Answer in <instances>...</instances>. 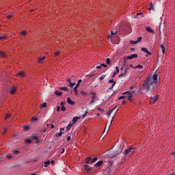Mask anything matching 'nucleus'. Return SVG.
Returning <instances> with one entry per match:
<instances>
[{
  "instance_id": "nucleus-1",
  "label": "nucleus",
  "mask_w": 175,
  "mask_h": 175,
  "mask_svg": "<svg viewBox=\"0 0 175 175\" xmlns=\"http://www.w3.org/2000/svg\"><path fill=\"white\" fill-rule=\"evenodd\" d=\"M156 85H157L153 83L152 80L150 79V78H147L142 84L144 90H146L147 92H152L155 89Z\"/></svg>"
},
{
  "instance_id": "nucleus-2",
  "label": "nucleus",
  "mask_w": 175,
  "mask_h": 175,
  "mask_svg": "<svg viewBox=\"0 0 175 175\" xmlns=\"http://www.w3.org/2000/svg\"><path fill=\"white\" fill-rule=\"evenodd\" d=\"M133 94H135V92H131L127 91L122 93L123 95H125L126 98H127V100H129V102H132V98L133 97Z\"/></svg>"
},
{
  "instance_id": "nucleus-3",
  "label": "nucleus",
  "mask_w": 175,
  "mask_h": 175,
  "mask_svg": "<svg viewBox=\"0 0 175 175\" xmlns=\"http://www.w3.org/2000/svg\"><path fill=\"white\" fill-rule=\"evenodd\" d=\"M90 95L92 96V100L90 102V105H92V103H95L98 100V96H96V93L95 92H90Z\"/></svg>"
},
{
  "instance_id": "nucleus-4",
  "label": "nucleus",
  "mask_w": 175,
  "mask_h": 175,
  "mask_svg": "<svg viewBox=\"0 0 175 175\" xmlns=\"http://www.w3.org/2000/svg\"><path fill=\"white\" fill-rule=\"evenodd\" d=\"M122 150L119 149L118 150H115L113 153H111L110 154H109V158L113 159V158H116V157L118 156L120 152H122Z\"/></svg>"
},
{
  "instance_id": "nucleus-5",
  "label": "nucleus",
  "mask_w": 175,
  "mask_h": 175,
  "mask_svg": "<svg viewBox=\"0 0 175 175\" xmlns=\"http://www.w3.org/2000/svg\"><path fill=\"white\" fill-rule=\"evenodd\" d=\"M148 79H150L153 83H154L156 85L158 84V74H154L152 75V77L150 76L148 77Z\"/></svg>"
},
{
  "instance_id": "nucleus-6",
  "label": "nucleus",
  "mask_w": 175,
  "mask_h": 175,
  "mask_svg": "<svg viewBox=\"0 0 175 175\" xmlns=\"http://www.w3.org/2000/svg\"><path fill=\"white\" fill-rule=\"evenodd\" d=\"M129 152H131L132 154H133V152H135V148L133 147L128 148L127 149L125 150L124 154V155H126L129 154Z\"/></svg>"
},
{
  "instance_id": "nucleus-7",
  "label": "nucleus",
  "mask_w": 175,
  "mask_h": 175,
  "mask_svg": "<svg viewBox=\"0 0 175 175\" xmlns=\"http://www.w3.org/2000/svg\"><path fill=\"white\" fill-rule=\"evenodd\" d=\"M158 99H159V95H157L154 97H150V105H154V103H155V102H157Z\"/></svg>"
},
{
  "instance_id": "nucleus-8",
  "label": "nucleus",
  "mask_w": 175,
  "mask_h": 175,
  "mask_svg": "<svg viewBox=\"0 0 175 175\" xmlns=\"http://www.w3.org/2000/svg\"><path fill=\"white\" fill-rule=\"evenodd\" d=\"M30 139H31V142L33 140H36V144L39 143V137H38V134H34L30 137Z\"/></svg>"
},
{
  "instance_id": "nucleus-9",
  "label": "nucleus",
  "mask_w": 175,
  "mask_h": 175,
  "mask_svg": "<svg viewBox=\"0 0 175 175\" xmlns=\"http://www.w3.org/2000/svg\"><path fill=\"white\" fill-rule=\"evenodd\" d=\"M108 83H109L110 84H112L111 86L109 88V90H113V88H114V85H116V81H114V79H109L108 81Z\"/></svg>"
},
{
  "instance_id": "nucleus-10",
  "label": "nucleus",
  "mask_w": 175,
  "mask_h": 175,
  "mask_svg": "<svg viewBox=\"0 0 175 175\" xmlns=\"http://www.w3.org/2000/svg\"><path fill=\"white\" fill-rule=\"evenodd\" d=\"M16 91H17V88L13 85L10 89V94H11V95H14V94H16Z\"/></svg>"
},
{
  "instance_id": "nucleus-11",
  "label": "nucleus",
  "mask_w": 175,
  "mask_h": 175,
  "mask_svg": "<svg viewBox=\"0 0 175 175\" xmlns=\"http://www.w3.org/2000/svg\"><path fill=\"white\" fill-rule=\"evenodd\" d=\"M128 75V68L124 69V72L119 75V77H126Z\"/></svg>"
},
{
  "instance_id": "nucleus-12",
  "label": "nucleus",
  "mask_w": 175,
  "mask_h": 175,
  "mask_svg": "<svg viewBox=\"0 0 175 175\" xmlns=\"http://www.w3.org/2000/svg\"><path fill=\"white\" fill-rule=\"evenodd\" d=\"M84 169H85V172H88V173L92 172V169H91V167H90L88 165H84Z\"/></svg>"
},
{
  "instance_id": "nucleus-13",
  "label": "nucleus",
  "mask_w": 175,
  "mask_h": 175,
  "mask_svg": "<svg viewBox=\"0 0 175 175\" xmlns=\"http://www.w3.org/2000/svg\"><path fill=\"white\" fill-rule=\"evenodd\" d=\"M16 76L18 77H25V73H24V72H23V71H21L17 73Z\"/></svg>"
},
{
  "instance_id": "nucleus-14",
  "label": "nucleus",
  "mask_w": 175,
  "mask_h": 175,
  "mask_svg": "<svg viewBox=\"0 0 175 175\" xmlns=\"http://www.w3.org/2000/svg\"><path fill=\"white\" fill-rule=\"evenodd\" d=\"M46 59V56H44L42 57H38V64H42V62Z\"/></svg>"
},
{
  "instance_id": "nucleus-15",
  "label": "nucleus",
  "mask_w": 175,
  "mask_h": 175,
  "mask_svg": "<svg viewBox=\"0 0 175 175\" xmlns=\"http://www.w3.org/2000/svg\"><path fill=\"white\" fill-rule=\"evenodd\" d=\"M141 50L142 51H144V53H146L148 55H151V52H149L145 47L141 48Z\"/></svg>"
},
{
  "instance_id": "nucleus-16",
  "label": "nucleus",
  "mask_w": 175,
  "mask_h": 175,
  "mask_svg": "<svg viewBox=\"0 0 175 175\" xmlns=\"http://www.w3.org/2000/svg\"><path fill=\"white\" fill-rule=\"evenodd\" d=\"M116 71H115L113 73L112 78L114 77L116 75H118V73L120 72V68H118V66H116Z\"/></svg>"
},
{
  "instance_id": "nucleus-17",
  "label": "nucleus",
  "mask_w": 175,
  "mask_h": 175,
  "mask_svg": "<svg viewBox=\"0 0 175 175\" xmlns=\"http://www.w3.org/2000/svg\"><path fill=\"white\" fill-rule=\"evenodd\" d=\"M67 102L69 105H75V101L72 100V99L70 97L67 98Z\"/></svg>"
},
{
  "instance_id": "nucleus-18",
  "label": "nucleus",
  "mask_w": 175,
  "mask_h": 175,
  "mask_svg": "<svg viewBox=\"0 0 175 175\" xmlns=\"http://www.w3.org/2000/svg\"><path fill=\"white\" fill-rule=\"evenodd\" d=\"M133 58H137V54H133L127 57V59H133Z\"/></svg>"
},
{
  "instance_id": "nucleus-19",
  "label": "nucleus",
  "mask_w": 175,
  "mask_h": 175,
  "mask_svg": "<svg viewBox=\"0 0 175 175\" xmlns=\"http://www.w3.org/2000/svg\"><path fill=\"white\" fill-rule=\"evenodd\" d=\"M143 16H144V14H143L142 12L137 13L135 15V18H140V17H143Z\"/></svg>"
},
{
  "instance_id": "nucleus-20",
  "label": "nucleus",
  "mask_w": 175,
  "mask_h": 175,
  "mask_svg": "<svg viewBox=\"0 0 175 175\" xmlns=\"http://www.w3.org/2000/svg\"><path fill=\"white\" fill-rule=\"evenodd\" d=\"M91 161H92V158L90 157L85 159V163H87V165H88L89 163H91Z\"/></svg>"
},
{
  "instance_id": "nucleus-21",
  "label": "nucleus",
  "mask_w": 175,
  "mask_h": 175,
  "mask_svg": "<svg viewBox=\"0 0 175 175\" xmlns=\"http://www.w3.org/2000/svg\"><path fill=\"white\" fill-rule=\"evenodd\" d=\"M80 120V118L79 117H74L73 119H72V123L73 124H76L77 122V120Z\"/></svg>"
},
{
  "instance_id": "nucleus-22",
  "label": "nucleus",
  "mask_w": 175,
  "mask_h": 175,
  "mask_svg": "<svg viewBox=\"0 0 175 175\" xmlns=\"http://www.w3.org/2000/svg\"><path fill=\"white\" fill-rule=\"evenodd\" d=\"M146 31L150 33H154V30H152V29H151L150 27H146Z\"/></svg>"
},
{
  "instance_id": "nucleus-23",
  "label": "nucleus",
  "mask_w": 175,
  "mask_h": 175,
  "mask_svg": "<svg viewBox=\"0 0 175 175\" xmlns=\"http://www.w3.org/2000/svg\"><path fill=\"white\" fill-rule=\"evenodd\" d=\"M54 94L57 96H62V92L55 91Z\"/></svg>"
},
{
  "instance_id": "nucleus-24",
  "label": "nucleus",
  "mask_w": 175,
  "mask_h": 175,
  "mask_svg": "<svg viewBox=\"0 0 175 175\" xmlns=\"http://www.w3.org/2000/svg\"><path fill=\"white\" fill-rule=\"evenodd\" d=\"M102 163H103V161H98V162L95 164L96 167H99V166H100V165H102Z\"/></svg>"
},
{
  "instance_id": "nucleus-25",
  "label": "nucleus",
  "mask_w": 175,
  "mask_h": 175,
  "mask_svg": "<svg viewBox=\"0 0 175 175\" xmlns=\"http://www.w3.org/2000/svg\"><path fill=\"white\" fill-rule=\"evenodd\" d=\"M161 51H162L163 54H165V51L166 49L165 48V46L163 44L161 45Z\"/></svg>"
},
{
  "instance_id": "nucleus-26",
  "label": "nucleus",
  "mask_w": 175,
  "mask_h": 175,
  "mask_svg": "<svg viewBox=\"0 0 175 175\" xmlns=\"http://www.w3.org/2000/svg\"><path fill=\"white\" fill-rule=\"evenodd\" d=\"M25 143L27 144H31L32 143V139L30 138V139H25Z\"/></svg>"
},
{
  "instance_id": "nucleus-27",
  "label": "nucleus",
  "mask_w": 175,
  "mask_h": 175,
  "mask_svg": "<svg viewBox=\"0 0 175 175\" xmlns=\"http://www.w3.org/2000/svg\"><path fill=\"white\" fill-rule=\"evenodd\" d=\"M0 57H2L3 58H6V54L5 52L0 51Z\"/></svg>"
},
{
  "instance_id": "nucleus-28",
  "label": "nucleus",
  "mask_w": 175,
  "mask_h": 175,
  "mask_svg": "<svg viewBox=\"0 0 175 175\" xmlns=\"http://www.w3.org/2000/svg\"><path fill=\"white\" fill-rule=\"evenodd\" d=\"M7 38L6 36L1 35L0 36V40H6Z\"/></svg>"
},
{
  "instance_id": "nucleus-29",
  "label": "nucleus",
  "mask_w": 175,
  "mask_h": 175,
  "mask_svg": "<svg viewBox=\"0 0 175 175\" xmlns=\"http://www.w3.org/2000/svg\"><path fill=\"white\" fill-rule=\"evenodd\" d=\"M47 106V103H43L40 105L41 109H43V107H46Z\"/></svg>"
},
{
  "instance_id": "nucleus-30",
  "label": "nucleus",
  "mask_w": 175,
  "mask_h": 175,
  "mask_svg": "<svg viewBox=\"0 0 175 175\" xmlns=\"http://www.w3.org/2000/svg\"><path fill=\"white\" fill-rule=\"evenodd\" d=\"M149 6H150L149 10H154V5H152V3H150L149 4Z\"/></svg>"
},
{
  "instance_id": "nucleus-31",
  "label": "nucleus",
  "mask_w": 175,
  "mask_h": 175,
  "mask_svg": "<svg viewBox=\"0 0 175 175\" xmlns=\"http://www.w3.org/2000/svg\"><path fill=\"white\" fill-rule=\"evenodd\" d=\"M81 95H83V96H87V95H88V93H87L85 91H81Z\"/></svg>"
},
{
  "instance_id": "nucleus-32",
  "label": "nucleus",
  "mask_w": 175,
  "mask_h": 175,
  "mask_svg": "<svg viewBox=\"0 0 175 175\" xmlns=\"http://www.w3.org/2000/svg\"><path fill=\"white\" fill-rule=\"evenodd\" d=\"M19 152H20L18 150H13L12 151V153L14 155H18Z\"/></svg>"
},
{
  "instance_id": "nucleus-33",
  "label": "nucleus",
  "mask_w": 175,
  "mask_h": 175,
  "mask_svg": "<svg viewBox=\"0 0 175 175\" xmlns=\"http://www.w3.org/2000/svg\"><path fill=\"white\" fill-rule=\"evenodd\" d=\"M96 161H98V158L94 157L93 159H92L91 163H95Z\"/></svg>"
},
{
  "instance_id": "nucleus-34",
  "label": "nucleus",
  "mask_w": 175,
  "mask_h": 175,
  "mask_svg": "<svg viewBox=\"0 0 175 175\" xmlns=\"http://www.w3.org/2000/svg\"><path fill=\"white\" fill-rule=\"evenodd\" d=\"M137 68L139 69H142L143 65L138 64L137 66L135 67V69H137Z\"/></svg>"
},
{
  "instance_id": "nucleus-35",
  "label": "nucleus",
  "mask_w": 175,
  "mask_h": 175,
  "mask_svg": "<svg viewBox=\"0 0 175 175\" xmlns=\"http://www.w3.org/2000/svg\"><path fill=\"white\" fill-rule=\"evenodd\" d=\"M50 165V161H47L44 162V167H47V166Z\"/></svg>"
},
{
  "instance_id": "nucleus-36",
  "label": "nucleus",
  "mask_w": 175,
  "mask_h": 175,
  "mask_svg": "<svg viewBox=\"0 0 175 175\" xmlns=\"http://www.w3.org/2000/svg\"><path fill=\"white\" fill-rule=\"evenodd\" d=\"M23 129H24V131H28V129H29V126H28V125H25V126H23Z\"/></svg>"
},
{
  "instance_id": "nucleus-37",
  "label": "nucleus",
  "mask_w": 175,
  "mask_h": 175,
  "mask_svg": "<svg viewBox=\"0 0 175 175\" xmlns=\"http://www.w3.org/2000/svg\"><path fill=\"white\" fill-rule=\"evenodd\" d=\"M59 90H62V91H68V88L67 87H62V88H59Z\"/></svg>"
},
{
  "instance_id": "nucleus-38",
  "label": "nucleus",
  "mask_w": 175,
  "mask_h": 175,
  "mask_svg": "<svg viewBox=\"0 0 175 175\" xmlns=\"http://www.w3.org/2000/svg\"><path fill=\"white\" fill-rule=\"evenodd\" d=\"M82 81H83V80L79 79V80L78 81V83H77L76 86H77V87H79V86L80 85V84H81Z\"/></svg>"
},
{
  "instance_id": "nucleus-39",
  "label": "nucleus",
  "mask_w": 175,
  "mask_h": 175,
  "mask_svg": "<svg viewBox=\"0 0 175 175\" xmlns=\"http://www.w3.org/2000/svg\"><path fill=\"white\" fill-rule=\"evenodd\" d=\"M13 17V14H9L6 16V18L8 19V20H10V18Z\"/></svg>"
},
{
  "instance_id": "nucleus-40",
  "label": "nucleus",
  "mask_w": 175,
  "mask_h": 175,
  "mask_svg": "<svg viewBox=\"0 0 175 175\" xmlns=\"http://www.w3.org/2000/svg\"><path fill=\"white\" fill-rule=\"evenodd\" d=\"M70 128H72V124H70L67 126L66 127V131H69V129H70Z\"/></svg>"
},
{
  "instance_id": "nucleus-41",
  "label": "nucleus",
  "mask_w": 175,
  "mask_h": 175,
  "mask_svg": "<svg viewBox=\"0 0 175 175\" xmlns=\"http://www.w3.org/2000/svg\"><path fill=\"white\" fill-rule=\"evenodd\" d=\"M110 62H111L110 58H107L106 63L107 64V65H110Z\"/></svg>"
},
{
  "instance_id": "nucleus-42",
  "label": "nucleus",
  "mask_w": 175,
  "mask_h": 175,
  "mask_svg": "<svg viewBox=\"0 0 175 175\" xmlns=\"http://www.w3.org/2000/svg\"><path fill=\"white\" fill-rule=\"evenodd\" d=\"M10 118V113H6L5 114V120H8V118Z\"/></svg>"
},
{
  "instance_id": "nucleus-43",
  "label": "nucleus",
  "mask_w": 175,
  "mask_h": 175,
  "mask_svg": "<svg viewBox=\"0 0 175 175\" xmlns=\"http://www.w3.org/2000/svg\"><path fill=\"white\" fill-rule=\"evenodd\" d=\"M130 43H131V44H137V42L133 41V40L130 41Z\"/></svg>"
},
{
  "instance_id": "nucleus-44",
  "label": "nucleus",
  "mask_w": 175,
  "mask_h": 175,
  "mask_svg": "<svg viewBox=\"0 0 175 175\" xmlns=\"http://www.w3.org/2000/svg\"><path fill=\"white\" fill-rule=\"evenodd\" d=\"M79 86H75L74 88V92H75L76 95H77V88H78Z\"/></svg>"
},
{
  "instance_id": "nucleus-45",
  "label": "nucleus",
  "mask_w": 175,
  "mask_h": 175,
  "mask_svg": "<svg viewBox=\"0 0 175 175\" xmlns=\"http://www.w3.org/2000/svg\"><path fill=\"white\" fill-rule=\"evenodd\" d=\"M142 37H139V38H137V40H136V41H137V43H139V42H142Z\"/></svg>"
},
{
  "instance_id": "nucleus-46",
  "label": "nucleus",
  "mask_w": 175,
  "mask_h": 175,
  "mask_svg": "<svg viewBox=\"0 0 175 175\" xmlns=\"http://www.w3.org/2000/svg\"><path fill=\"white\" fill-rule=\"evenodd\" d=\"M65 110H66V109L65 108V106L63 105V106L61 107V111H65Z\"/></svg>"
},
{
  "instance_id": "nucleus-47",
  "label": "nucleus",
  "mask_w": 175,
  "mask_h": 175,
  "mask_svg": "<svg viewBox=\"0 0 175 175\" xmlns=\"http://www.w3.org/2000/svg\"><path fill=\"white\" fill-rule=\"evenodd\" d=\"M32 121H37L38 120V118L36 116H33L32 118H31Z\"/></svg>"
},
{
  "instance_id": "nucleus-48",
  "label": "nucleus",
  "mask_w": 175,
  "mask_h": 175,
  "mask_svg": "<svg viewBox=\"0 0 175 175\" xmlns=\"http://www.w3.org/2000/svg\"><path fill=\"white\" fill-rule=\"evenodd\" d=\"M97 110H98V111H101L103 113V111H105V109H101L100 107H98Z\"/></svg>"
},
{
  "instance_id": "nucleus-49",
  "label": "nucleus",
  "mask_w": 175,
  "mask_h": 175,
  "mask_svg": "<svg viewBox=\"0 0 175 175\" xmlns=\"http://www.w3.org/2000/svg\"><path fill=\"white\" fill-rule=\"evenodd\" d=\"M126 96H121L120 97L118 98L119 100H121V99H125Z\"/></svg>"
},
{
  "instance_id": "nucleus-50",
  "label": "nucleus",
  "mask_w": 175,
  "mask_h": 175,
  "mask_svg": "<svg viewBox=\"0 0 175 175\" xmlns=\"http://www.w3.org/2000/svg\"><path fill=\"white\" fill-rule=\"evenodd\" d=\"M117 32H118L117 31H113V30H112V31H111V35H116V33H117Z\"/></svg>"
},
{
  "instance_id": "nucleus-51",
  "label": "nucleus",
  "mask_w": 175,
  "mask_h": 175,
  "mask_svg": "<svg viewBox=\"0 0 175 175\" xmlns=\"http://www.w3.org/2000/svg\"><path fill=\"white\" fill-rule=\"evenodd\" d=\"M58 55H59V51L55 53V54H54L55 57H58Z\"/></svg>"
},
{
  "instance_id": "nucleus-52",
  "label": "nucleus",
  "mask_w": 175,
  "mask_h": 175,
  "mask_svg": "<svg viewBox=\"0 0 175 175\" xmlns=\"http://www.w3.org/2000/svg\"><path fill=\"white\" fill-rule=\"evenodd\" d=\"M6 157L8 159H12V154H8Z\"/></svg>"
},
{
  "instance_id": "nucleus-53",
  "label": "nucleus",
  "mask_w": 175,
  "mask_h": 175,
  "mask_svg": "<svg viewBox=\"0 0 175 175\" xmlns=\"http://www.w3.org/2000/svg\"><path fill=\"white\" fill-rule=\"evenodd\" d=\"M21 33H22V35H23V36H25V35H27V31H23Z\"/></svg>"
},
{
  "instance_id": "nucleus-54",
  "label": "nucleus",
  "mask_w": 175,
  "mask_h": 175,
  "mask_svg": "<svg viewBox=\"0 0 175 175\" xmlns=\"http://www.w3.org/2000/svg\"><path fill=\"white\" fill-rule=\"evenodd\" d=\"M100 66H103L104 68H107V64H105L103 63L100 64Z\"/></svg>"
},
{
  "instance_id": "nucleus-55",
  "label": "nucleus",
  "mask_w": 175,
  "mask_h": 175,
  "mask_svg": "<svg viewBox=\"0 0 175 175\" xmlns=\"http://www.w3.org/2000/svg\"><path fill=\"white\" fill-rule=\"evenodd\" d=\"M74 85H76V83H70V86H71V87H74Z\"/></svg>"
},
{
  "instance_id": "nucleus-56",
  "label": "nucleus",
  "mask_w": 175,
  "mask_h": 175,
  "mask_svg": "<svg viewBox=\"0 0 175 175\" xmlns=\"http://www.w3.org/2000/svg\"><path fill=\"white\" fill-rule=\"evenodd\" d=\"M106 135H107V133H105V131L103 133V135L101 136V137H103H103H105V136H106Z\"/></svg>"
},
{
  "instance_id": "nucleus-57",
  "label": "nucleus",
  "mask_w": 175,
  "mask_h": 175,
  "mask_svg": "<svg viewBox=\"0 0 175 175\" xmlns=\"http://www.w3.org/2000/svg\"><path fill=\"white\" fill-rule=\"evenodd\" d=\"M113 111H114V109L113 110L109 111V112H108V116H110L111 113H113Z\"/></svg>"
},
{
  "instance_id": "nucleus-58",
  "label": "nucleus",
  "mask_w": 175,
  "mask_h": 175,
  "mask_svg": "<svg viewBox=\"0 0 175 175\" xmlns=\"http://www.w3.org/2000/svg\"><path fill=\"white\" fill-rule=\"evenodd\" d=\"M105 77H106V75H104V76H103V77H100L99 78V80H103V79H105Z\"/></svg>"
},
{
  "instance_id": "nucleus-59",
  "label": "nucleus",
  "mask_w": 175,
  "mask_h": 175,
  "mask_svg": "<svg viewBox=\"0 0 175 175\" xmlns=\"http://www.w3.org/2000/svg\"><path fill=\"white\" fill-rule=\"evenodd\" d=\"M3 158V156L2 154H0V162H2Z\"/></svg>"
},
{
  "instance_id": "nucleus-60",
  "label": "nucleus",
  "mask_w": 175,
  "mask_h": 175,
  "mask_svg": "<svg viewBox=\"0 0 175 175\" xmlns=\"http://www.w3.org/2000/svg\"><path fill=\"white\" fill-rule=\"evenodd\" d=\"M62 134L63 133L62 131H60L59 133H58V135L57 136H62Z\"/></svg>"
},
{
  "instance_id": "nucleus-61",
  "label": "nucleus",
  "mask_w": 175,
  "mask_h": 175,
  "mask_svg": "<svg viewBox=\"0 0 175 175\" xmlns=\"http://www.w3.org/2000/svg\"><path fill=\"white\" fill-rule=\"evenodd\" d=\"M7 131H8V130H6V129H5L4 131H3V135H5Z\"/></svg>"
},
{
  "instance_id": "nucleus-62",
  "label": "nucleus",
  "mask_w": 175,
  "mask_h": 175,
  "mask_svg": "<svg viewBox=\"0 0 175 175\" xmlns=\"http://www.w3.org/2000/svg\"><path fill=\"white\" fill-rule=\"evenodd\" d=\"M96 68H97V69H102V66H96Z\"/></svg>"
},
{
  "instance_id": "nucleus-63",
  "label": "nucleus",
  "mask_w": 175,
  "mask_h": 175,
  "mask_svg": "<svg viewBox=\"0 0 175 175\" xmlns=\"http://www.w3.org/2000/svg\"><path fill=\"white\" fill-rule=\"evenodd\" d=\"M61 110V107H57V111H59Z\"/></svg>"
},
{
  "instance_id": "nucleus-64",
  "label": "nucleus",
  "mask_w": 175,
  "mask_h": 175,
  "mask_svg": "<svg viewBox=\"0 0 175 175\" xmlns=\"http://www.w3.org/2000/svg\"><path fill=\"white\" fill-rule=\"evenodd\" d=\"M70 139H71L70 136L67 137L68 142H69L70 140Z\"/></svg>"
}]
</instances>
